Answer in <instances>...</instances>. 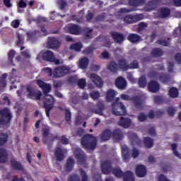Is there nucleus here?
<instances>
[{
  "mask_svg": "<svg viewBox=\"0 0 181 181\" xmlns=\"http://www.w3.org/2000/svg\"><path fill=\"white\" fill-rule=\"evenodd\" d=\"M37 59H43V60H46V62H49L50 63H54V64H62L63 63V60L57 59L53 52L49 50L41 52Z\"/></svg>",
  "mask_w": 181,
  "mask_h": 181,
  "instance_id": "f257e3e1",
  "label": "nucleus"
},
{
  "mask_svg": "<svg viewBox=\"0 0 181 181\" xmlns=\"http://www.w3.org/2000/svg\"><path fill=\"white\" fill-rule=\"evenodd\" d=\"M81 144L86 149H95L97 138L93 134H86L82 138Z\"/></svg>",
  "mask_w": 181,
  "mask_h": 181,
  "instance_id": "f03ea898",
  "label": "nucleus"
},
{
  "mask_svg": "<svg viewBox=\"0 0 181 181\" xmlns=\"http://www.w3.org/2000/svg\"><path fill=\"white\" fill-rule=\"evenodd\" d=\"M111 136H113L114 139L119 140L122 138V133L119 129L115 130L113 133L110 129H105L101 134L103 141H108Z\"/></svg>",
  "mask_w": 181,
  "mask_h": 181,
  "instance_id": "7ed1b4c3",
  "label": "nucleus"
},
{
  "mask_svg": "<svg viewBox=\"0 0 181 181\" xmlns=\"http://www.w3.org/2000/svg\"><path fill=\"white\" fill-rule=\"evenodd\" d=\"M112 110L115 115H125L127 114V107L119 102V98H116L115 103L112 105Z\"/></svg>",
  "mask_w": 181,
  "mask_h": 181,
  "instance_id": "20e7f679",
  "label": "nucleus"
},
{
  "mask_svg": "<svg viewBox=\"0 0 181 181\" xmlns=\"http://www.w3.org/2000/svg\"><path fill=\"white\" fill-rule=\"evenodd\" d=\"M112 173L116 176V177H122V176H124V181H135L134 173L131 171H127L124 174L119 168H116L112 170Z\"/></svg>",
  "mask_w": 181,
  "mask_h": 181,
  "instance_id": "39448f33",
  "label": "nucleus"
},
{
  "mask_svg": "<svg viewBox=\"0 0 181 181\" xmlns=\"http://www.w3.org/2000/svg\"><path fill=\"white\" fill-rule=\"evenodd\" d=\"M0 115H1V119L0 120L1 125H4L5 127H9V122L12 119V115L9 112V110L6 108L0 111Z\"/></svg>",
  "mask_w": 181,
  "mask_h": 181,
  "instance_id": "423d86ee",
  "label": "nucleus"
},
{
  "mask_svg": "<svg viewBox=\"0 0 181 181\" xmlns=\"http://www.w3.org/2000/svg\"><path fill=\"white\" fill-rule=\"evenodd\" d=\"M53 104H54L53 96L49 94H45L44 105L45 107V114L47 117H49V112H50V110L53 108Z\"/></svg>",
  "mask_w": 181,
  "mask_h": 181,
  "instance_id": "0eeeda50",
  "label": "nucleus"
},
{
  "mask_svg": "<svg viewBox=\"0 0 181 181\" xmlns=\"http://www.w3.org/2000/svg\"><path fill=\"white\" fill-rule=\"evenodd\" d=\"M25 95L28 97V98H31V100H40V97H42V92L28 87L26 89Z\"/></svg>",
  "mask_w": 181,
  "mask_h": 181,
  "instance_id": "6e6552de",
  "label": "nucleus"
},
{
  "mask_svg": "<svg viewBox=\"0 0 181 181\" xmlns=\"http://www.w3.org/2000/svg\"><path fill=\"white\" fill-rule=\"evenodd\" d=\"M64 30L66 33H71V35H80V32H81V28L76 25H69L64 28Z\"/></svg>",
  "mask_w": 181,
  "mask_h": 181,
  "instance_id": "1a4fd4ad",
  "label": "nucleus"
},
{
  "mask_svg": "<svg viewBox=\"0 0 181 181\" xmlns=\"http://www.w3.org/2000/svg\"><path fill=\"white\" fill-rule=\"evenodd\" d=\"M89 78H90L91 81L96 86V87H98V88H101V87H103L104 84L103 79L96 74H90Z\"/></svg>",
  "mask_w": 181,
  "mask_h": 181,
  "instance_id": "9d476101",
  "label": "nucleus"
},
{
  "mask_svg": "<svg viewBox=\"0 0 181 181\" xmlns=\"http://www.w3.org/2000/svg\"><path fill=\"white\" fill-rule=\"evenodd\" d=\"M141 20H142V14L127 16L124 18V23H134V22H138Z\"/></svg>",
  "mask_w": 181,
  "mask_h": 181,
  "instance_id": "9b49d317",
  "label": "nucleus"
},
{
  "mask_svg": "<svg viewBox=\"0 0 181 181\" xmlns=\"http://www.w3.org/2000/svg\"><path fill=\"white\" fill-rule=\"evenodd\" d=\"M37 84L39 86L40 88L43 90V92L45 94H47V93H50V90H52V86L49 83H45L42 80H37Z\"/></svg>",
  "mask_w": 181,
  "mask_h": 181,
  "instance_id": "f8f14e48",
  "label": "nucleus"
},
{
  "mask_svg": "<svg viewBox=\"0 0 181 181\" xmlns=\"http://www.w3.org/2000/svg\"><path fill=\"white\" fill-rule=\"evenodd\" d=\"M60 42L56 37H50L48 41V46L50 49H57L60 47Z\"/></svg>",
  "mask_w": 181,
  "mask_h": 181,
  "instance_id": "ddd939ff",
  "label": "nucleus"
},
{
  "mask_svg": "<svg viewBox=\"0 0 181 181\" xmlns=\"http://www.w3.org/2000/svg\"><path fill=\"white\" fill-rule=\"evenodd\" d=\"M101 169L103 173L105 175H108V173H110L111 170H112L111 163H110V161H103L102 163Z\"/></svg>",
  "mask_w": 181,
  "mask_h": 181,
  "instance_id": "4468645a",
  "label": "nucleus"
},
{
  "mask_svg": "<svg viewBox=\"0 0 181 181\" xmlns=\"http://www.w3.org/2000/svg\"><path fill=\"white\" fill-rule=\"evenodd\" d=\"M136 175L139 177H144V176H146V167L145 165H138L136 168Z\"/></svg>",
  "mask_w": 181,
  "mask_h": 181,
  "instance_id": "2eb2a0df",
  "label": "nucleus"
},
{
  "mask_svg": "<svg viewBox=\"0 0 181 181\" xmlns=\"http://www.w3.org/2000/svg\"><path fill=\"white\" fill-rule=\"evenodd\" d=\"M115 86L120 90H124L127 88V81L122 77H119L115 81Z\"/></svg>",
  "mask_w": 181,
  "mask_h": 181,
  "instance_id": "dca6fc26",
  "label": "nucleus"
},
{
  "mask_svg": "<svg viewBox=\"0 0 181 181\" xmlns=\"http://www.w3.org/2000/svg\"><path fill=\"white\" fill-rule=\"evenodd\" d=\"M160 86H159V83H158L156 81H151L148 84V91L151 93H156L157 91H159V88Z\"/></svg>",
  "mask_w": 181,
  "mask_h": 181,
  "instance_id": "f3484780",
  "label": "nucleus"
},
{
  "mask_svg": "<svg viewBox=\"0 0 181 181\" xmlns=\"http://www.w3.org/2000/svg\"><path fill=\"white\" fill-rule=\"evenodd\" d=\"M112 37H113V40L116 42V43L121 44L124 40H125V37L122 34H119L117 32L112 33Z\"/></svg>",
  "mask_w": 181,
  "mask_h": 181,
  "instance_id": "a211bd4d",
  "label": "nucleus"
},
{
  "mask_svg": "<svg viewBox=\"0 0 181 181\" xmlns=\"http://www.w3.org/2000/svg\"><path fill=\"white\" fill-rule=\"evenodd\" d=\"M112 37H113V40L116 42V43L121 44L124 40H125V37L122 34H119L117 32L112 33Z\"/></svg>",
  "mask_w": 181,
  "mask_h": 181,
  "instance_id": "6ab92c4d",
  "label": "nucleus"
},
{
  "mask_svg": "<svg viewBox=\"0 0 181 181\" xmlns=\"http://www.w3.org/2000/svg\"><path fill=\"white\" fill-rule=\"evenodd\" d=\"M75 158H77L78 162L82 163V162H84V153L80 149V148H78L76 149L74 152Z\"/></svg>",
  "mask_w": 181,
  "mask_h": 181,
  "instance_id": "aec40b11",
  "label": "nucleus"
},
{
  "mask_svg": "<svg viewBox=\"0 0 181 181\" xmlns=\"http://www.w3.org/2000/svg\"><path fill=\"white\" fill-rule=\"evenodd\" d=\"M122 158L124 160V162H127L128 159H129V151L128 149V147L126 145L122 146Z\"/></svg>",
  "mask_w": 181,
  "mask_h": 181,
  "instance_id": "412c9836",
  "label": "nucleus"
},
{
  "mask_svg": "<svg viewBox=\"0 0 181 181\" xmlns=\"http://www.w3.org/2000/svg\"><path fill=\"white\" fill-rule=\"evenodd\" d=\"M129 139L132 141V145H136L137 146H139V139H138V136L135 133L129 132L128 134Z\"/></svg>",
  "mask_w": 181,
  "mask_h": 181,
  "instance_id": "4be33fe9",
  "label": "nucleus"
},
{
  "mask_svg": "<svg viewBox=\"0 0 181 181\" xmlns=\"http://www.w3.org/2000/svg\"><path fill=\"white\" fill-rule=\"evenodd\" d=\"M8 162V152L4 148H0V163Z\"/></svg>",
  "mask_w": 181,
  "mask_h": 181,
  "instance_id": "5701e85b",
  "label": "nucleus"
},
{
  "mask_svg": "<svg viewBox=\"0 0 181 181\" xmlns=\"http://www.w3.org/2000/svg\"><path fill=\"white\" fill-rule=\"evenodd\" d=\"M118 93L117 91L110 89L106 93V100L107 101H112L114 97H115Z\"/></svg>",
  "mask_w": 181,
  "mask_h": 181,
  "instance_id": "b1692460",
  "label": "nucleus"
},
{
  "mask_svg": "<svg viewBox=\"0 0 181 181\" xmlns=\"http://www.w3.org/2000/svg\"><path fill=\"white\" fill-rule=\"evenodd\" d=\"M103 111H104V105H98L95 106L94 109L91 110V112L98 114V115H103Z\"/></svg>",
  "mask_w": 181,
  "mask_h": 181,
  "instance_id": "393cba45",
  "label": "nucleus"
},
{
  "mask_svg": "<svg viewBox=\"0 0 181 181\" xmlns=\"http://www.w3.org/2000/svg\"><path fill=\"white\" fill-rule=\"evenodd\" d=\"M88 63H89L88 58H87V57L81 58L79 60L80 69H82L83 70L86 69L87 67H88Z\"/></svg>",
  "mask_w": 181,
  "mask_h": 181,
  "instance_id": "a878e982",
  "label": "nucleus"
},
{
  "mask_svg": "<svg viewBox=\"0 0 181 181\" xmlns=\"http://www.w3.org/2000/svg\"><path fill=\"white\" fill-rule=\"evenodd\" d=\"M160 18H168L170 15V10L168 8L160 9L158 12Z\"/></svg>",
  "mask_w": 181,
  "mask_h": 181,
  "instance_id": "bb28decb",
  "label": "nucleus"
},
{
  "mask_svg": "<svg viewBox=\"0 0 181 181\" xmlns=\"http://www.w3.org/2000/svg\"><path fill=\"white\" fill-rule=\"evenodd\" d=\"M119 125H120V127H123V128H128V127L131 125V119L122 117L121 120L119 122Z\"/></svg>",
  "mask_w": 181,
  "mask_h": 181,
  "instance_id": "cd10ccee",
  "label": "nucleus"
},
{
  "mask_svg": "<svg viewBox=\"0 0 181 181\" xmlns=\"http://www.w3.org/2000/svg\"><path fill=\"white\" fill-rule=\"evenodd\" d=\"M118 67L119 69H122V70H129V64H128V62H127V60H120L118 63Z\"/></svg>",
  "mask_w": 181,
  "mask_h": 181,
  "instance_id": "c85d7f7f",
  "label": "nucleus"
},
{
  "mask_svg": "<svg viewBox=\"0 0 181 181\" xmlns=\"http://www.w3.org/2000/svg\"><path fill=\"white\" fill-rule=\"evenodd\" d=\"M169 95L171 98H177L179 96V90L176 88H171L169 90Z\"/></svg>",
  "mask_w": 181,
  "mask_h": 181,
  "instance_id": "c756f323",
  "label": "nucleus"
},
{
  "mask_svg": "<svg viewBox=\"0 0 181 181\" xmlns=\"http://www.w3.org/2000/svg\"><path fill=\"white\" fill-rule=\"evenodd\" d=\"M146 0H129V4L132 6H141V5H144Z\"/></svg>",
  "mask_w": 181,
  "mask_h": 181,
  "instance_id": "7c9ffc66",
  "label": "nucleus"
},
{
  "mask_svg": "<svg viewBox=\"0 0 181 181\" xmlns=\"http://www.w3.org/2000/svg\"><path fill=\"white\" fill-rule=\"evenodd\" d=\"M11 167L14 168L15 170H22V165L15 159L11 160Z\"/></svg>",
  "mask_w": 181,
  "mask_h": 181,
  "instance_id": "2f4dec72",
  "label": "nucleus"
},
{
  "mask_svg": "<svg viewBox=\"0 0 181 181\" xmlns=\"http://www.w3.org/2000/svg\"><path fill=\"white\" fill-rule=\"evenodd\" d=\"M55 156L57 158V160H63V158H64L63 151H62L60 147H58L56 148Z\"/></svg>",
  "mask_w": 181,
  "mask_h": 181,
  "instance_id": "473e14b6",
  "label": "nucleus"
},
{
  "mask_svg": "<svg viewBox=\"0 0 181 181\" xmlns=\"http://www.w3.org/2000/svg\"><path fill=\"white\" fill-rule=\"evenodd\" d=\"M59 68L61 71V74L62 77L64 76H66V74H69V73H70V67L67 66H59Z\"/></svg>",
  "mask_w": 181,
  "mask_h": 181,
  "instance_id": "72a5a7b5",
  "label": "nucleus"
},
{
  "mask_svg": "<svg viewBox=\"0 0 181 181\" xmlns=\"http://www.w3.org/2000/svg\"><path fill=\"white\" fill-rule=\"evenodd\" d=\"M74 166V159L69 158L67 160V163H66V170L68 172H70V170H73Z\"/></svg>",
  "mask_w": 181,
  "mask_h": 181,
  "instance_id": "f704fd0d",
  "label": "nucleus"
},
{
  "mask_svg": "<svg viewBox=\"0 0 181 181\" xmlns=\"http://www.w3.org/2000/svg\"><path fill=\"white\" fill-rule=\"evenodd\" d=\"M128 40L129 42H132V43H136V42H139L141 40V37H139L138 35L131 34L129 36Z\"/></svg>",
  "mask_w": 181,
  "mask_h": 181,
  "instance_id": "c9c22d12",
  "label": "nucleus"
},
{
  "mask_svg": "<svg viewBox=\"0 0 181 181\" xmlns=\"http://www.w3.org/2000/svg\"><path fill=\"white\" fill-rule=\"evenodd\" d=\"M52 76L53 77H56L57 78H60V77H63L60 69L59 67L54 68V69L52 71Z\"/></svg>",
  "mask_w": 181,
  "mask_h": 181,
  "instance_id": "e433bc0d",
  "label": "nucleus"
},
{
  "mask_svg": "<svg viewBox=\"0 0 181 181\" xmlns=\"http://www.w3.org/2000/svg\"><path fill=\"white\" fill-rule=\"evenodd\" d=\"M81 47H83V45H81V43H76L70 46V49L71 50H75L76 52H80V50H81Z\"/></svg>",
  "mask_w": 181,
  "mask_h": 181,
  "instance_id": "4c0bfd02",
  "label": "nucleus"
},
{
  "mask_svg": "<svg viewBox=\"0 0 181 181\" xmlns=\"http://www.w3.org/2000/svg\"><path fill=\"white\" fill-rule=\"evenodd\" d=\"M176 148H177V144H171V148H172L173 155H175V156H177V158H179L180 159H181V154H180L179 152H177V151L176 150Z\"/></svg>",
  "mask_w": 181,
  "mask_h": 181,
  "instance_id": "58836bf2",
  "label": "nucleus"
},
{
  "mask_svg": "<svg viewBox=\"0 0 181 181\" xmlns=\"http://www.w3.org/2000/svg\"><path fill=\"white\" fill-rule=\"evenodd\" d=\"M107 69L110 71L114 72V71H117V70L119 69V66H118V64L112 62L109 64V66H107Z\"/></svg>",
  "mask_w": 181,
  "mask_h": 181,
  "instance_id": "ea45409f",
  "label": "nucleus"
},
{
  "mask_svg": "<svg viewBox=\"0 0 181 181\" xmlns=\"http://www.w3.org/2000/svg\"><path fill=\"white\" fill-rule=\"evenodd\" d=\"M6 77L8 74H4L0 78V87H6Z\"/></svg>",
  "mask_w": 181,
  "mask_h": 181,
  "instance_id": "a19ab883",
  "label": "nucleus"
},
{
  "mask_svg": "<svg viewBox=\"0 0 181 181\" xmlns=\"http://www.w3.org/2000/svg\"><path fill=\"white\" fill-rule=\"evenodd\" d=\"M144 144L146 148H152V146H153V140L149 137H147L144 140Z\"/></svg>",
  "mask_w": 181,
  "mask_h": 181,
  "instance_id": "79ce46f5",
  "label": "nucleus"
},
{
  "mask_svg": "<svg viewBox=\"0 0 181 181\" xmlns=\"http://www.w3.org/2000/svg\"><path fill=\"white\" fill-rule=\"evenodd\" d=\"M139 86L141 88H144L146 86V78L145 76H141L139 80Z\"/></svg>",
  "mask_w": 181,
  "mask_h": 181,
  "instance_id": "37998d69",
  "label": "nucleus"
},
{
  "mask_svg": "<svg viewBox=\"0 0 181 181\" xmlns=\"http://www.w3.org/2000/svg\"><path fill=\"white\" fill-rule=\"evenodd\" d=\"M152 54L154 57H159V56H162V54H163V52L160 49H155L153 50Z\"/></svg>",
  "mask_w": 181,
  "mask_h": 181,
  "instance_id": "c03bdc74",
  "label": "nucleus"
},
{
  "mask_svg": "<svg viewBox=\"0 0 181 181\" xmlns=\"http://www.w3.org/2000/svg\"><path fill=\"white\" fill-rule=\"evenodd\" d=\"M7 139H8V134H0V145H4V144H6Z\"/></svg>",
  "mask_w": 181,
  "mask_h": 181,
  "instance_id": "a18cd8bd",
  "label": "nucleus"
},
{
  "mask_svg": "<svg viewBox=\"0 0 181 181\" xmlns=\"http://www.w3.org/2000/svg\"><path fill=\"white\" fill-rule=\"evenodd\" d=\"M90 96L92 100H98V98L100 97V92L93 91L90 93Z\"/></svg>",
  "mask_w": 181,
  "mask_h": 181,
  "instance_id": "49530a36",
  "label": "nucleus"
},
{
  "mask_svg": "<svg viewBox=\"0 0 181 181\" xmlns=\"http://www.w3.org/2000/svg\"><path fill=\"white\" fill-rule=\"evenodd\" d=\"M15 54H16V52L13 49H11L8 52V59L10 60V62H12V59H13V57H15Z\"/></svg>",
  "mask_w": 181,
  "mask_h": 181,
  "instance_id": "de8ad7c7",
  "label": "nucleus"
},
{
  "mask_svg": "<svg viewBox=\"0 0 181 181\" xmlns=\"http://www.w3.org/2000/svg\"><path fill=\"white\" fill-rule=\"evenodd\" d=\"M78 87H80V88H84V87H86V79L84 78L79 79V81H78Z\"/></svg>",
  "mask_w": 181,
  "mask_h": 181,
  "instance_id": "09e8293b",
  "label": "nucleus"
},
{
  "mask_svg": "<svg viewBox=\"0 0 181 181\" xmlns=\"http://www.w3.org/2000/svg\"><path fill=\"white\" fill-rule=\"evenodd\" d=\"M139 64L138 62L133 61L130 64H129V69H138Z\"/></svg>",
  "mask_w": 181,
  "mask_h": 181,
  "instance_id": "8fccbe9b",
  "label": "nucleus"
},
{
  "mask_svg": "<svg viewBox=\"0 0 181 181\" xmlns=\"http://www.w3.org/2000/svg\"><path fill=\"white\" fill-rule=\"evenodd\" d=\"M19 25H21V21L19 20H14L11 22V26L15 29L19 28Z\"/></svg>",
  "mask_w": 181,
  "mask_h": 181,
  "instance_id": "3c124183",
  "label": "nucleus"
},
{
  "mask_svg": "<svg viewBox=\"0 0 181 181\" xmlns=\"http://www.w3.org/2000/svg\"><path fill=\"white\" fill-rule=\"evenodd\" d=\"M80 173L82 177V181H88V177L87 176V174H86V172L83 170H80Z\"/></svg>",
  "mask_w": 181,
  "mask_h": 181,
  "instance_id": "603ef678",
  "label": "nucleus"
},
{
  "mask_svg": "<svg viewBox=\"0 0 181 181\" xmlns=\"http://www.w3.org/2000/svg\"><path fill=\"white\" fill-rule=\"evenodd\" d=\"M168 112L169 115L173 116L175 114H176V109L173 107H170L168 109Z\"/></svg>",
  "mask_w": 181,
  "mask_h": 181,
  "instance_id": "864d4df0",
  "label": "nucleus"
},
{
  "mask_svg": "<svg viewBox=\"0 0 181 181\" xmlns=\"http://www.w3.org/2000/svg\"><path fill=\"white\" fill-rule=\"evenodd\" d=\"M131 155L134 158H138V156L139 155V151H138L136 148H134L131 152Z\"/></svg>",
  "mask_w": 181,
  "mask_h": 181,
  "instance_id": "5fc2aeb1",
  "label": "nucleus"
},
{
  "mask_svg": "<svg viewBox=\"0 0 181 181\" xmlns=\"http://www.w3.org/2000/svg\"><path fill=\"white\" fill-rule=\"evenodd\" d=\"M37 33H36V32H28L27 35L28 36V39H32L33 37H36V36H37Z\"/></svg>",
  "mask_w": 181,
  "mask_h": 181,
  "instance_id": "6e6d98bb",
  "label": "nucleus"
},
{
  "mask_svg": "<svg viewBox=\"0 0 181 181\" xmlns=\"http://www.w3.org/2000/svg\"><path fill=\"white\" fill-rule=\"evenodd\" d=\"M22 56L25 57V59H30V53H29V50H25L21 52Z\"/></svg>",
  "mask_w": 181,
  "mask_h": 181,
  "instance_id": "4d7b16f0",
  "label": "nucleus"
},
{
  "mask_svg": "<svg viewBox=\"0 0 181 181\" xmlns=\"http://www.w3.org/2000/svg\"><path fill=\"white\" fill-rule=\"evenodd\" d=\"M65 119L66 121H70V119H71V113L70 112V110H66Z\"/></svg>",
  "mask_w": 181,
  "mask_h": 181,
  "instance_id": "13d9d810",
  "label": "nucleus"
},
{
  "mask_svg": "<svg viewBox=\"0 0 181 181\" xmlns=\"http://www.w3.org/2000/svg\"><path fill=\"white\" fill-rule=\"evenodd\" d=\"M57 4L60 6L61 9H63L66 6V3L64 0H58Z\"/></svg>",
  "mask_w": 181,
  "mask_h": 181,
  "instance_id": "bf43d9fd",
  "label": "nucleus"
},
{
  "mask_svg": "<svg viewBox=\"0 0 181 181\" xmlns=\"http://www.w3.org/2000/svg\"><path fill=\"white\" fill-rule=\"evenodd\" d=\"M127 78L132 83H136V79L134 78V76H132V74L131 73L127 74Z\"/></svg>",
  "mask_w": 181,
  "mask_h": 181,
  "instance_id": "052dcab7",
  "label": "nucleus"
},
{
  "mask_svg": "<svg viewBox=\"0 0 181 181\" xmlns=\"http://www.w3.org/2000/svg\"><path fill=\"white\" fill-rule=\"evenodd\" d=\"M85 33H86V36H87V37H91V33H93V29L86 28L85 29Z\"/></svg>",
  "mask_w": 181,
  "mask_h": 181,
  "instance_id": "680f3d73",
  "label": "nucleus"
},
{
  "mask_svg": "<svg viewBox=\"0 0 181 181\" xmlns=\"http://www.w3.org/2000/svg\"><path fill=\"white\" fill-rule=\"evenodd\" d=\"M69 181H80V177L77 175H73L70 177Z\"/></svg>",
  "mask_w": 181,
  "mask_h": 181,
  "instance_id": "e2e57ef3",
  "label": "nucleus"
},
{
  "mask_svg": "<svg viewBox=\"0 0 181 181\" xmlns=\"http://www.w3.org/2000/svg\"><path fill=\"white\" fill-rule=\"evenodd\" d=\"M138 119L142 122L146 119V115H145L144 113H141L138 117Z\"/></svg>",
  "mask_w": 181,
  "mask_h": 181,
  "instance_id": "0e129e2a",
  "label": "nucleus"
},
{
  "mask_svg": "<svg viewBox=\"0 0 181 181\" xmlns=\"http://www.w3.org/2000/svg\"><path fill=\"white\" fill-rule=\"evenodd\" d=\"M156 0H153L148 3V6H151V9H153L156 6Z\"/></svg>",
  "mask_w": 181,
  "mask_h": 181,
  "instance_id": "69168bd1",
  "label": "nucleus"
},
{
  "mask_svg": "<svg viewBox=\"0 0 181 181\" xmlns=\"http://www.w3.org/2000/svg\"><path fill=\"white\" fill-rule=\"evenodd\" d=\"M18 5V8H26V3L23 0H21Z\"/></svg>",
  "mask_w": 181,
  "mask_h": 181,
  "instance_id": "338daca9",
  "label": "nucleus"
},
{
  "mask_svg": "<svg viewBox=\"0 0 181 181\" xmlns=\"http://www.w3.org/2000/svg\"><path fill=\"white\" fill-rule=\"evenodd\" d=\"M175 61L181 64V53H178L175 55Z\"/></svg>",
  "mask_w": 181,
  "mask_h": 181,
  "instance_id": "774afa93",
  "label": "nucleus"
}]
</instances>
